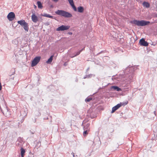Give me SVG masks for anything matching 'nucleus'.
I'll return each mask as SVG.
<instances>
[{"label":"nucleus","mask_w":157,"mask_h":157,"mask_svg":"<svg viewBox=\"0 0 157 157\" xmlns=\"http://www.w3.org/2000/svg\"><path fill=\"white\" fill-rule=\"evenodd\" d=\"M55 13L57 15L69 18L72 17V15L71 13L63 10H58L55 11Z\"/></svg>","instance_id":"nucleus-1"},{"label":"nucleus","mask_w":157,"mask_h":157,"mask_svg":"<svg viewBox=\"0 0 157 157\" xmlns=\"http://www.w3.org/2000/svg\"><path fill=\"white\" fill-rule=\"evenodd\" d=\"M131 24H134L138 26H144L148 25L150 22L144 20L139 21L134 20L130 22Z\"/></svg>","instance_id":"nucleus-2"},{"label":"nucleus","mask_w":157,"mask_h":157,"mask_svg":"<svg viewBox=\"0 0 157 157\" xmlns=\"http://www.w3.org/2000/svg\"><path fill=\"white\" fill-rule=\"evenodd\" d=\"M17 23L23 27L26 32L28 31L29 29L28 24L26 22L25 20H21L17 21Z\"/></svg>","instance_id":"nucleus-3"},{"label":"nucleus","mask_w":157,"mask_h":157,"mask_svg":"<svg viewBox=\"0 0 157 157\" xmlns=\"http://www.w3.org/2000/svg\"><path fill=\"white\" fill-rule=\"evenodd\" d=\"M41 57L40 56H36L33 60L31 63V66L33 67L35 66L39 62Z\"/></svg>","instance_id":"nucleus-4"},{"label":"nucleus","mask_w":157,"mask_h":157,"mask_svg":"<svg viewBox=\"0 0 157 157\" xmlns=\"http://www.w3.org/2000/svg\"><path fill=\"white\" fill-rule=\"evenodd\" d=\"M70 28V26L69 25H62L61 26L57 28L56 30L57 31H63L66 30Z\"/></svg>","instance_id":"nucleus-5"},{"label":"nucleus","mask_w":157,"mask_h":157,"mask_svg":"<svg viewBox=\"0 0 157 157\" xmlns=\"http://www.w3.org/2000/svg\"><path fill=\"white\" fill-rule=\"evenodd\" d=\"M24 143L23 139L21 137H19L16 142V144L17 146L21 147Z\"/></svg>","instance_id":"nucleus-6"},{"label":"nucleus","mask_w":157,"mask_h":157,"mask_svg":"<svg viewBox=\"0 0 157 157\" xmlns=\"http://www.w3.org/2000/svg\"><path fill=\"white\" fill-rule=\"evenodd\" d=\"M7 17L10 21H12L15 18V14L13 12H10L7 15Z\"/></svg>","instance_id":"nucleus-7"},{"label":"nucleus","mask_w":157,"mask_h":157,"mask_svg":"<svg viewBox=\"0 0 157 157\" xmlns=\"http://www.w3.org/2000/svg\"><path fill=\"white\" fill-rule=\"evenodd\" d=\"M139 43L141 46L146 47L148 45V43L145 41L144 39V38H142L140 39L139 41Z\"/></svg>","instance_id":"nucleus-8"},{"label":"nucleus","mask_w":157,"mask_h":157,"mask_svg":"<svg viewBox=\"0 0 157 157\" xmlns=\"http://www.w3.org/2000/svg\"><path fill=\"white\" fill-rule=\"evenodd\" d=\"M123 104L122 103H119L117 104L116 106L113 107L112 108V110L111 111V113H114L116 110L120 108Z\"/></svg>","instance_id":"nucleus-9"},{"label":"nucleus","mask_w":157,"mask_h":157,"mask_svg":"<svg viewBox=\"0 0 157 157\" xmlns=\"http://www.w3.org/2000/svg\"><path fill=\"white\" fill-rule=\"evenodd\" d=\"M31 18L32 21L34 23H36L38 21V18L37 17L34 13H33L31 16Z\"/></svg>","instance_id":"nucleus-10"},{"label":"nucleus","mask_w":157,"mask_h":157,"mask_svg":"<svg viewBox=\"0 0 157 157\" xmlns=\"http://www.w3.org/2000/svg\"><path fill=\"white\" fill-rule=\"evenodd\" d=\"M135 67L131 66L130 67H128L126 69V70L127 71H128V70L130 71V73H132L135 70Z\"/></svg>","instance_id":"nucleus-11"},{"label":"nucleus","mask_w":157,"mask_h":157,"mask_svg":"<svg viewBox=\"0 0 157 157\" xmlns=\"http://www.w3.org/2000/svg\"><path fill=\"white\" fill-rule=\"evenodd\" d=\"M90 124L89 123H87L85 125H84L83 127V129L84 130H87L90 131Z\"/></svg>","instance_id":"nucleus-12"},{"label":"nucleus","mask_w":157,"mask_h":157,"mask_svg":"<svg viewBox=\"0 0 157 157\" xmlns=\"http://www.w3.org/2000/svg\"><path fill=\"white\" fill-rule=\"evenodd\" d=\"M84 49V48H82L81 50L75 53H74V55L73 56H71V58H73L74 57L80 54L81 52Z\"/></svg>","instance_id":"nucleus-13"},{"label":"nucleus","mask_w":157,"mask_h":157,"mask_svg":"<svg viewBox=\"0 0 157 157\" xmlns=\"http://www.w3.org/2000/svg\"><path fill=\"white\" fill-rule=\"evenodd\" d=\"M143 5L144 7L147 8L149 7L150 5L149 3L147 2H144L143 3Z\"/></svg>","instance_id":"nucleus-14"},{"label":"nucleus","mask_w":157,"mask_h":157,"mask_svg":"<svg viewBox=\"0 0 157 157\" xmlns=\"http://www.w3.org/2000/svg\"><path fill=\"white\" fill-rule=\"evenodd\" d=\"M112 88L114 90H117V91H121V89L117 86H113Z\"/></svg>","instance_id":"nucleus-15"},{"label":"nucleus","mask_w":157,"mask_h":157,"mask_svg":"<svg viewBox=\"0 0 157 157\" xmlns=\"http://www.w3.org/2000/svg\"><path fill=\"white\" fill-rule=\"evenodd\" d=\"M78 11L79 13H82L84 11V8L82 6H79L78 7Z\"/></svg>","instance_id":"nucleus-16"},{"label":"nucleus","mask_w":157,"mask_h":157,"mask_svg":"<svg viewBox=\"0 0 157 157\" xmlns=\"http://www.w3.org/2000/svg\"><path fill=\"white\" fill-rule=\"evenodd\" d=\"M21 157H24V154L25 153V151L22 147H21Z\"/></svg>","instance_id":"nucleus-17"},{"label":"nucleus","mask_w":157,"mask_h":157,"mask_svg":"<svg viewBox=\"0 0 157 157\" xmlns=\"http://www.w3.org/2000/svg\"><path fill=\"white\" fill-rule=\"evenodd\" d=\"M53 56H54L53 55L52 56L50 57V58L48 59L47 61H46V62L47 63H50L52 62V60L53 58Z\"/></svg>","instance_id":"nucleus-18"},{"label":"nucleus","mask_w":157,"mask_h":157,"mask_svg":"<svg viewBox=\"0 0 157 157\" xmlns=\"http://www.w3.org/2000/svg\"><path fill=\"white\" fill-rule=\"evenodd\" d=\"M43 16L45 17L50 18H52L53 17L52 16H51L49 14H48L47 13H44Z\"/></svg>","instance_id":"nucleus-19"},{"label":"nucleus","mask_w":157,"mask_h":157,"mask_svg":"<svg viewBox=\"0 0 157 157\" xmlns=\"http://www.w3.org/2000/svg\"><path fill=\"white\" fill-rule=\"evenodd\" d=\"M38 7L39 8H42V6L41 3L40 1H38L37 2Z\"/></svg>","instance_id":"nucleus-20"},{"label":"nucleus","mask_w":157,"mask_h":157,"mask_svg":"<svg viewBox=\"0 0 157 157\" xmlns=\"http://www.w3.org/2000/svg\"><path fill=\"white\" fill-rule=\"evenodd\" d=\"M84 131L83 132V135L84 136H86V135H87L89 131L87 130H84Z\"/></svg>","instance_id":"nucleus-21"},{"label":"nucleus","mask_w":157,"mask_h":157,"mask_svg":"<svg viewBox=\"0 0 157 157\" xmlns=\"http://www.w3.org/2000/svg\"><path fill=\"white\" fill-rule=\"evenodd\" d=\"M92 99V98L91 97H88L85 99L86 102H89Z\"/></svg>","instance_id":"nucleus-22"},{"label":"nucleus","mask_w":157,"mask_h":157,"mask_svg":"<svg viewBox=\"0 0 157 157\" xmlns=\"http://www.w3.org/2000/svg\"><path fill=\"white\" fill-rule=\"evenodd\" d=\"M71 6H72V8H73L75 11H77V8L75 6L74 4L71 5Z\"/></svg>","instance_id":"nucleus-23"},{"label":"nucleus","mask_w":157,"mask_h":157,"mask_svg":"<svg viewBox=\"0 0 157 157\" xmlns=\"http://www.w3.org/2000/svg\"><path fill=\"white\" fill-rule=\"evenodd\" d=\"M87 78H91L92 76H94L95 75L92 74H90L88 75H87Z\"/></svg>","instance_id":"nucleus-24"},{"label":"nucleus","mask_w":157,"mask_h":157,"mask_svg":"<svg viewBox=\"0 0 157 157\" xmlns=\"http://www.w3.org/2000/svg\"><path fill=\"white\" fill-rule=\"evenodd\" d=\"M68 1L71 5L74 4L73 0H68Z\"/></svg>","instance_id":"nucleus-25"},{"label":"nucleus","mask_w":157,"mask_h":157,"mask_svg":"<svg viewBox=\"0 0 157 157\" xmlns=\"http://www.w3.org/2000/svg\"><path fill=\"white\" fill-rule=\"evenodd\" d=\"M12 42L13 44H16L17 43V40L16 39L14 40H13Z\"/></svg>","instance_id":"nucleus-26"},{"label":"nucleus","mask_w":157,"mask_h":157,"mask_svg":"<svg viewBox=\"0 0 157 157\" xmlns=\"http://www.w3.org/2000/svg\"><path fill=\"white\" fill-rule=\"evenodd\" d=\"M11 70L13 71V74H12V75L14 74H15V69H13V68Z\"/></svg>","instance_id":"nucleus-27"},{"label":"nucleus","mask_w":157,"mask_h":157,"mask_svg":"<svg viewBox=\"0 0 157 157\" xmlns=\"http://www.w3.org/2000/svg\"><path fill=\"white\" fill-rule=\"evenodd\" d=\"M2 86L1 85V83L0 82V91L2 90Z\"/></svg>","instance_id":"nucleus-28"},{"label":"nucleus","mask_w":157,"mask_h":157,"mask_svg":"<svg viewBox=\"0 0 157 157\" xmlns=\"http://www.w3.org/2000/svg\"><path fill=\"white\" fill-rule=\"evenodd\" d=\"M87 78V75H85V76L83 78L84 79H85V78Z\"/></svg>","instance_id":"nucleus-29"},{"label":"nucleus","mask_w":157,"mask_h":157,"mask_svg":"<svg viewBox=\"0 0 157 157\" xmlns=\"http://www.w3.org/2000/svg\"><path fill=\"white\" fill-rule=\"evenodd\" d=\"M52 1H54V2H57L59 0H52Z\"/></svg>","instance_id":"nucleus-30"},{"label":"nucleus","mask_w":157,"mask_h":157,"mask_svg":"<svg viewBox=\"0 0 157 157\" xmlns=\"http://www.w3.org/2000/svg\"><path fill=\"white\" fill-rule=\"evenodd\" d=\"M90 69V67H88L86 70V71H88Z\"/></svg>","instance_id":"nucleus-31"},{"label":"nucleus","mask_w":157,"mask_h":157,"mask_svg":"<svg viewBox=\"0 0 157 157\" xmlns=\"http://www.w3.org/2000/svg\"><path fill=\"white\" fill-rule=\"evenodd\" d=\"M27 115V113L26 112H25V114H24L25 116H26Z\"/></svg>","instance_id":"nucleus-32"},{"label":"nucleus","mask_w":157,"mask_h":157,"mask_svg":"<svg viewBox=\"0 0 157 157\" xmlns=\"http://www.w3.org/2000/svg\"><path fill=\"white\" fill-rule=\"evenodd\" d=\"M68 34H69L71 35L72 34V33L71 32H69V33H68Z\"/></svg>","instance_id":"nucleus-33"},{"label":"nucleus","mask_w":157,"mask_h":157,"mask_svg":"<svg viewBox=\"0 0 157 157\" xmlns=\"http://www.w3.org/2000/svg\"><path fill=\"white\" fill-rule=\"evenodd\" d=\"M132 78V76H131V77H130V80H131Z\"/></svg>","instance_id":"nucleus-34"},{"label":"nucleus","mask_w":157,"mask_h":157,"mask_svg":"<svg viewBox=\"0 0 157 157\" xmlns=\"http://www.w3.org/2000/svg\"><path fill=\"white\" fill-rule=\"evenodd\" d=\"M127 104V103H125V105Z\"/></svg>","instance_id":"nucleus-35"}]
</instances>
